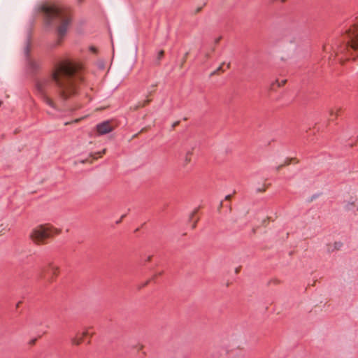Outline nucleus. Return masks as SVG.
I'll return each mask as SVG.
<instances>
[{"label":"nucleus","instance_id":"obj_22","mask_svg":"<svg viewBox=\"0 0 358 358\" xmlns=\"http://www.w3.org/2000/svg\"><path fill=\"white\" fill-rule=\"evenodd\" d=\"M179 121H177V122H175L173 124H172V127L173 128H175L176 126H178L179 124Z\"/></svg>","mask_w":358,"mask_h":358},{"label":"nucleus","instance_id":"obj_21","mask_svg":"<svg viewBox=\"0 0 358 358\" xmlns=\"http://www.w3.org/2000/svg\"><path fill=\"white\" fill-rule=\"evenodd\" d=\"M125 217V215H122L121 218L120 220H117L116 222V224H120L122 222V220Z\"/></svg>","mask_w":358,"mask_h":358},{"label":"nucleus","instance_id":"obj_44","mask_svg":"<svg viewBox=\"0 0 358 358\" xmlns=\"http://www.w3.org/2000/svg\"><path fill=\"white\" fill-rule=\"evenodd\" d=\"M162 273H163V272H159V273H158V275H162Z\"/></svg>","mask_w":358,"mask_h":358},{"label":"nucleus","instance_id":"obj_34","mask_svg":"<svg viewBox=\"0 0 358 358\" xmlns=\"http://www.w3.org/2000/svg\"><path fill=\"white\" fill-rule=\"evenodd\" d=\"M22 303V301H19L17 304H16V308H17Z\"/></svg>","mask_w":358,"mask_h":358},{"label":"nucleus","instance_id":"obj_30","mask_svg":"<svg viewBox=\"0 0 358 358\" xmlns=\"http://www.w3.org/2000/svg\"><path fill=\"white\" fill-rule=\"evenodd\" d=\"M187 55H188V53H186L184 57V59H182V61H183L182 64L185 62Z\"/></svg>","mask_w":358,"mask_h":358},{"label":"nucleus","instance_id":"obj_9","mask_svg":"<svg viewBox=\"0 0 358 358\" xmlns=\"http://www.w3.org/2000/svg\"><path fill=\"white\" fill-rule=\"evenodd\" d=\"M194 149V147H192L191 150H188L185 155V160H184V166H186L188 163L190 162L191 158L190 156L192 155V150Z\"/></svg>","mask_w":358,"mask_h":358},{"label":"nucleus","instance_id":"obj_23","mask_svg":"<svg viewBox=\"0 0 358 358\" xmlns=\"http://www.w3.org/2000/svg\"><path fill=\"white\" fill-rule=\"evenodd\" d=\"M197 222H198V220H196L194 222V223L192 224V229H194V228L196 227Z\"/></svg>","mask_w":358,"mask_h":358},{"label":"nucleus","instance_id":"obj_42","mask_svg":"<svg viewBox=\"0 0 358 358\" xmlns=\"http://www.w3.org/2000/svg\"><path fill=\"white\" fill-rule=\"evenodd\" d=\"M263 224H266V220H263Z\"/></svg>","mask_w":358,"mask_h":358},{"label":"nucleus","instance_id":"obj_25","mask_svg":"<svg viewBox=\"0 0 358 358\" xmlns=\"http://www.w3.org/2000/svg\"><path fill=\"white\" fill-rule=\"evenodd\" d=\"M271 282H274V283H275V284H278V283L280 282V281H279L278 280H277V279H275V280H271V281L269 282V283H271Z\"/></svg>","mask_w":358,"mask_h":358},{"label":"nucleus","instance_id":"obj_2","mask_svg":"<svg viewBox=\"0 0 358 358\" xmlns=\"http://www.w3.org/2000/svg\"><path fill=\"white\" fill-rule=\"evenodd\" d=\"M41 10L50 20H55L58 24L57 29V39L54 45H60L71 23L69 12L55 4H44L42 6Z\"/></svg>","mask_w":358,"mask_h":358},{"label":"nucleus","instance_id":"obj_18","mask_svg":"<svg viewBox=\"0 0 358 358\" xmlns=\"http://www.w3.org/2000/svg\"><path fill=\"white\" fill-rule=\"evenodd\" d=\"M150 282V280H147L146 282H143V285H141V286H139V287H138V288H139V289H141L142 287H145V286L148 285V283H149Z\"/></svg>","mask_w":358,"mask_h":358},{"label":"nucleus","instance_id":"obj_35","mask_svg":"<svg viewBox=\"0 0 358 358\" xmlns=\"http://www.w3.org/2000/svg\"><path fill=\"white\" fill-rule=\"evenodd\" d=\"M152 259V256H149L148 258H147V261L148 262H150Z\"/></svg>","mask_w":358,"mask_h":358},{"label":"nucleus","instance_id":"obj_4","mask_svg":"<svg viewBox=\"0 0 358 358\" xmlns=\"http://www.w3.org/2000/svg\"><path fill=\"white\" fill-rule=\"evenodd\" d=\"M60 232V229H56L50 224H41L32 230L29 238L36 245H42L46 243V239L50 238L55 234H59Z\"/></svg>","mask_w":358,"mask_h":358},{"label":"nucleus","instance_id":"obj_17","mask_svg":"<svg viewBox=\"0 0 358 358\" xmlns=\"http://www.w3.org/2000/svg\"><path fill=\"white\" fill-rule=\"evenodd\" d=\"M198 212V209H195L190 215L189 216V221L192 220L193 216Z\"/></svg>","mask_w":358,"mask_h":358},{"label":"nucleus","instance_id":"obj_33","mask_svg":"<svg viewBox=\"0 0 358 358\" xmlns=\"http://www.w3.org/2000/svg\"><path fill=\"white\" fill-rule=\"evenodd\" d=\"M222 206H223V202L221 201L220 205H219V210L222 207Z\"/></svg>","mask_w":358,"mask_h":358},{"label":"nucleus","instance_id":"obj_40","mask_svg":"<svg viewBox=\"0 0 358 358\" xmlns=\"http://www.w3.org/2000/svg\"><path fill=\"white\" fill-rule=\"evenodd\" d=\"M156 276H158V274L154 275V276L152 277V279H155Z\"/></svg>","mask_w":358,"mask_h":358},{"label":"nucleus","instance_id":"obj_32","mask_svg":"<svg viewBox=\"0 0 358 358\" xmlns=\"http://www.w3.org/2000/svg\"><path fill=\"white\" fill-rule=\"evenodd\" d=\"M107 108H108V107L103 106V107H101V108H98V110H106Z\"/></svg>","mask_w":358,"mask_h":358},{"label":"nucleus","instance_id":"obj_13","mask_svg":"<svg viewBox=\"0 0 358 358\" xmlns=\"http://www.w3.org/2000/svg\"><path fill=\"white\" fill-rule=\"evenodd\" d=\"M106 149H103L101 152H99L94 154H91L90 157H92L94 159H96V157L95 155H99V156H101L102 154H104L106 152Z\"/></svg>","mask_w":358,"mask_h":358},{"label":"nucleus","instance_id":"obj_20","mask_svg":"<svg viewBox=\"0 0 358 358\" xmlns=\"http://www.w3.org/2000/svg\"><path fill=\"white\" fill-rule=\"evenodd\" d=\"M36 340H37L36 338H34V339L31 340L29 341V344L30 345H34L36 343Z\"/></svg>","mask_w":358,"mask_h":358},{"label":"nucleus","instance_id":"obj_19","mask_svg":"<svg viewBox=\"0 0 358 358\" xmlns=\"http://www.w3.org/2000/svg\"><path fill=\"white\" fill-rule=\"evenodd\" d=\"M231 198H232V196L231 194H229L225 196V200L230 201L231 199Z\"/></svg>","mask_w":358,"mask_h":358},{"label":"nucleus","instance_id":"obj_38","mask_svg":"<svg viewBox=\"0 0 358 358\" xmlns=\"http://www.w3.org/2000/svg\"><path fill=\"white\" fill-rule=\"evenodd\" d=\"M87 161H88V159L82 160V161H81V163H85V162H87Z\"/></svg>","mask_w":358,"mask_h":358},{"label":"nucleus","instance_id":"obj_29","mask_svg":"<svg viewBox=\"0 0 358 358\" xmlns=\"http://www.w3.org/2000/svg\"><path fill=\"white\" fill-rule=\"evenodd\" d=\"M187 55H188V53H186L184 57V59H182V61H183L182 64L185 62Z\"/></svg>","mask_w":358,"mask_h":358},{"label":"nucleus","instance_id":"obj_41","mask_svg":"<svg viewBox=\"0 0 358 358\" xmlns=\"http://www.w3.org/2000/svg\"><path fill=\"white\" fill-rule=\"evenodd\" d=\"M323 49H324V51H326V50H327V48H326V46H325V45L323 47Z\"/></svg>","mask_w":358,"mask_h":358},{"label":"nucleus","instance_id":"obj_14","mask_svg":"<svg viewBox=\"0 0 358 358\" xmlns=\"http://www.w3.org/2000/svg\"><path fill=\"white\" fill-rule=\"evenodd\" d=\"M295 159H296L295 158H288L286 159V161L285 162V163L282 165H284V166L289 165L291 164V162Z\"/></svg>","mask_w":358,"mask_h":358},{"label":"nucleus","instance_id":"obj_28","mask_svg":"<svg viewBox=\"0 0 358 358\" xmlns=\"http://www.w3.org/2000/svg\"><path fill=\"white\" fill-rule=\"evenodd\" d=\"M52 269H53L54 271L58 270V267H52ZM53 274H54V275H57L56 271H53Z\"/></svg>","mask_w":358,"mask_h":358},{"label":"nucleus","instance_id":"obj_6","mask_svg":"<svg viewBox=\"0 0 358 358\" xmlns=\"http://www.w3.org/2000/svg\"><path fill=\"white\" fill-rule=\"evenodd\" d=\"M117 124L113 120L103 121L95 127V130L99 136L105 135L113 131Z\"/></svg>","mask_w":358,"mask_h":358},{"label":"nucleus","instance_id":"obj_12","mask_svg":"<svg viewBox=\"0 0 358 358\" xmlns=\"http://www.w3.org/2000/svg\"><path fill=\"white\" fill-rule=\"evenodd\" d=\"M83 338H80V339H77V338H73L71 339V343H72L73 344H74V345H80V344L83 342Z\"/></svg>","mask_w":358,"mask_h":358},{"label":"nucleus","instance_id":"obj_26","mask_svg":"<svg viewBox=\"0 0 358 358\" xmlns=\"http://www.w3.org/2000/svg\"><path fill=\"white\" fill-rule=\"evenodd\" d=\"M264 191H265L264 188H258L257 189V192H264Z\"/></svg>","mask_w":358,"mask_h":358},{"label":"nucleus","instance_id":"obj_1","mask_svg":"<svg viewBox=\"0 0 358 358\" xmlns=\"http://www.w3.org/2000/svg\"><path fill=\"white\" fill-rule=\"evenodd\" d=\"M82 79L80 64L71 59H64L55 65L51 78H45L36 82V92L47 105L57 109L55 102L48 95L52 81L57 85L59 96L67 99L78 93V85Z\"/></svg>","mask_w":358,"mask_h":358},{"label":"nucleus","instance_id":"obj_45","mask_svg":"<svg viewBox=\"0 0 358 358\" xmlns=\"http://www.w3.org/2000/svg\"><path fill=\"white\" fill-rule=\"evenodd\" d=\"M44 271H45V268H42V272H44Z\"/></svg>","mask_w":358,"mask_h":358},{"label":"nucleus","instance_id":"obj_27","mask_svg":"<svg viewBox=\"0 0 358 358\" xmlns=\"http://www.w3.org/2000/svg\"><path fill=\"white\" fill-rule=\"evenodd\" d=\"M283 166H284V165L281 164V165H280V166H277L275 169H276V170H277V171H279V170H280L281 168H282Z\"/></svg>","mask_w":358,"mask_h":358},{"label":"nucleus","instance_id":"obj_46","mask_svg":"<svg viewBox=\"0 0 358 358\" xmlns=\"http://www.w3.org/2000/svg\"><path fill=\"white\" fill-rule=\"evenodd\" d=\"M78 121H79V119H76V120H75V122H78Z\"/></svg>","mask_w":358,"mask_h":358},{"label":"nucleus","instance_id":"obj_24","mask_svg":"<svg viewBox=\"0 0 358 358\" xmlns=\"http://www.w3.org/2000/svg\"><path fill=\"white\" fill-rule=\"evenodd\" d=\"M241 268V266L237 267V268L235 269V273H236V274H238V273L240 272Z\"/></svg>","mask_w":358,"mask_h":358},{"label":"nucleus","instance_id":"obj_5","mask_svg":"<svg viewBox=\"0 0 358 358\" xmlns=\"http://www.w3.org/2000/svg\"><path fill=\"white\" fill-rule=\"evenodd\" d=\"M158 84L153 83L148 87L145 94V99L138 101L131 106V109L133 110H138L142 109L144 106L148 105L152 100V96L155 93L157 89Z\"/></svg>","mask_w":358,"mask_h":358},{"label":"nucleus","instance_id":"obj_10","mask_svg":"<svg viewBox=\"0 0 358 358\" xmlns=\"http://www.w3.org/2000/svg\"><path fill=\"white\" fill-rule=\"evenodd\" d=\"M224 65V63H222L221 64V65L216 69L214 71H213L211 73H210V76H213L215 75H217L220 73V72H224V69H223V66Z\"/></svg>","mask_w":358,"mask_h":358},{"label":"nucleus","instance_id":"obj_11","mask_svg":"<svg viewBox=\"0 0 358 358\" xmlns=\"http://www.w3.org/2000/svg\"><path fill=\"white\" fill-rule=\"evenodd\" d=\"M354 206H355L354 201L348 202L346 203L345 208L346 210H352V207H354Z\"/></svg>","mask_w":358,"mask_h":358},{"label":"nucleus","instance_id":"obj_7","mask_svg":"<svg viewBox=\"0 0 358 358\" xmlns=\"http://www.w3.org/2000/svg\"><path fill=\"white\" fill-rule=\"evenodd\" d=\"M343 246V243L341 241H336L334 244H327V251L329 253L334 252L336 250H339Z\"/></svg>","mask_w":358,"mask_h":358},{"label":"nucleus","instance_id":"obj_16","mask_svg":"<svg viewBox=\"0 0 358 358\" xmlns=\"http://www.w3.org/2000/svg\"><path fill=\"white\" fill-rule=\"evenodd\" d=\"M164 50H160L159 52H158V55H157V59L159 61L164 56Z\"/></svg>","mask_w":358,"mask_h":358},{"label":"nucleus","instance_id":"obj_47","mask_svg":"<svg viewBox=\"0 0 358 358\" xmlns=\"http://www.w3.org/2000/svg\"><path fill=\"white\" fill-rule=\"evenodd\" d=\"M357 210H358V206H357Z\"/></svg>","mask_w":358,"mask_h":358},{"label":"nucleus","instance_id":"obj_39","mask_svg":"<svg viewBox=\"0 0 358 358\" xmlns=\"http://www.w3.org/2000/svg\"><path fill=\"white\" fill-rule=\"evenodd\" d=\"M40 277H41V278H44L43 274V273H41Z\"/></svg>","mask_w":358,"mask_h":358},{"label":"nucleus","instance_id":"obj_8","mask_svg":"<svg viewBox=\"0 0 358 358\" xmlns=\"http://www.w3.org/2000/svg\"><path fill=\"white\" fill-rule=\"evenodd\" d=\"M287 83V80H282L281 81H279L278 80H276L274 83L271 84V89L272 90H275V87H280L283 85H285Z\"/></svg>","mask_w":358,"mask_h":358},{"label":"nucleus","instance_id":"obj_31","mask_svg":"<svg viewBox=\"0 0 358 358\" xmlns=\"http://www.w3.org/2000/svg\"><path fill=\"white\" fill-rule=\"evenodd\" d=\"M187 55H188V53H186L184 57V59H182V61H183L182 64L185 62Z\"/></svg>","mask_w":358,"mask_h":358},{"label":"nucleus","instance_id":"obj_37","mask_svg":"<svg viewBox=\"0 0 358 358\" xmlns=\"http://www.w3.org/2000/svg\"><path fill=\"white\" fill-rule=\"evenodd\" d=\"M227 69H229V68H230V63H228V64H227Z\"/></svg>","mask_w":358,"mask_h":358},{"label":"nucleus","instance_id":"obj_3","mask_svg":"<svg viewBox=\"0 0 358 358\" xmlns=\"http://www.w3.org/2000/svg\"><path fill=\"white\" fill-rule=\"evenodd\" d=\"M347 42L345 44L332 47L333 53L331 56H338L339 54H343L346 57L353 56L358 57V20L351 24L344 34Z\"/></svg>","mask_w":358,"mask_h":358},{"label":"nucleus","instance_id":"obj_43","mask_svg":"<svg viewBox=\"0 0 358 358\" xmlns=\"http://www.w3.org/2000/svg\"><path fill=\"white\" fill-rule=\"evenodd\" d=\"M263 224H266V220H263Z\"/></svg>","mask_w":358,"mask_h":358},{"label":"nucleus","instance_id":"obj_36","mask_svg":"<svg viewBox=\"0 0 358 358\" xmlns=\"http://www.w3.org/2000/svg\"><path fill=\"white\" fill-rule=\"evenodd\" d=\"M87 335H88V333H87V331L83 332V336H87Z\"/></svg>","mask_w":358,"mask_h":358},{"label":"nucleus","instance_id":"obj_15","mask_svg":"<svg viewBox=\"0 0 358 358\" xmlns=\"http://www.w3.org/2000/svg\"><path fill=\"white\" fill-rule=\"evenodd\" d=\"M320 196V194H315L312 195V196L308 200L309 202L313 201L315 199H316Z\"/></svg>","mask_w":358,"mask_h":358}]
</instances>
